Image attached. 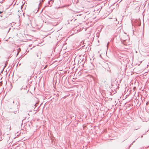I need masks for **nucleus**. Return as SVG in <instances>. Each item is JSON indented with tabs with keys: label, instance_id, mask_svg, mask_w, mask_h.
<instances>
[{
	"label": "nucleus",
	"instance_id": "obj_2",
	"mask_svg": "<svg viewBox=\"0 0 149 149\" xmlns=\"http://www.w3.org/2000/svg\"><path fill=\"white\" fill-rule=\"evenodd\" d=\"M2 13V12L0 11V14H1Z\"/></svg>",
	"mask_w": 149,
	"mask_h": 149
},
{
	"label": "nucleus",
	"instance_id": "obj_1",
	"mask_svg": "<svg viewBox=\"0 0 149 149\" xmlns=\"http://www.w3.org/2000/svg\"><path fill=\"white\" fill-rule=\"evenodd\" d=\"M125 42L124 43V44L125 45H129V44H125Z\"/></svg>",
	"mask_w": 149,
	"mask_h": 149
}]
</instances>
